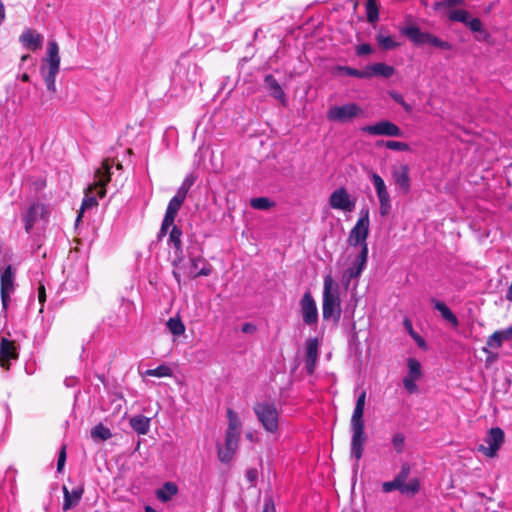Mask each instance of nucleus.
<instances>
[{"label":"nucleus","instance_id":"f257e3e1","mask_svg":"<svg viewBox=\"0 0 512 512\" xmlns=\"http://www.w3.org/2000/svg\"><path fill=\"white\" fill-rule=\"evenodd\" d=\"M256 52L260 54V60L264 64H271L282 59L284 50L281 48V41L274 35L267 36L262 28H257L253 34L252 42L248 43L244 56L240 59L242 62L250 61Z\"/></svg>","mask_w":512,"mask_h":512},{"label":"nucleus","instance_id":"f03ea898","mask_svg":"<svg viewBox=\"0 0 512 512\" xmlns=\"http://www.w3.org/2000/svg\"><path fill=\"white\" fill-rule=\"evenodd\" d=\"M366 404V391L362 390L358 395L355 407L350 420L351 437V457L355 459L354 466L357 468L359 460L362 458L364 444L366 441L365 422L363 419Z\"/></svg>","mask_w":512,"mask_h":512},{"label":"nucleus","instance_id":"7ed1b4c3","mask_svg":"<svg viewBox=\"0 0 512 512\" xmlns=\"http://www.w3.org/2000/svg\"><path fill=\"white\" fill-rule=\"evenodd\" d=\"M111 164L108 160H104L101 167L97 168L94 174L93 185L86 189L85 197L82 201L81 210L90 209L98 205L97 198L92 195L93 190H96V195L103 198L106 195V185L111 180Z\"/></svg>","mask_w":512,"mask_h":512},{"label":"nucleus","instance_id":"20e7f679","mask_svg":"<svg viewBox=\"0 0 512 512\" xmlns=\"http://www.w3.org/2000/svg\"><path fill=\"white\" fill-rule=\"evenodd\" d=\"M12 255L6 252L0 256V296L2 311L1 315L7 316V309L10 301L11 294L15 291V274L16 270L13 269L10 261Z\"/></svg>","mask_w":512,"mask_h":512},{"label":"nucleus","instance_id":"39448f33","mask_svg":"<svg viewBox=\"0 0 512 512\" xmlns=\"http://www.w3.org/2000/svg\"><path fill=\"white\" fill-rule=\"evenodd\" d=\"M341 300L338 286L333 283L331 275L324 278L322 316L324 320L332 319L335 323L341 317Z\"/></svg>","mask_w":512,"mask_h":512},{"label":"nucleus","instance_id":"423d86ee","mask_svg":"<svg viewBox=\"0 0 512 512\" xmlns=\"http://www.w3.org/2000/svg\"><path fill=\"white\" fill-rule=\"evenodd\" d=\"M400 32L406 36L414 45L419 47L428 46L441 51H449L452 49V44L445 41L432 33L423 32L416 25H408L401 27Z\"/></svg>","mask_w":512,"mask_h":512},{"label":"nucleus","instance_id":"0eeeda50","mask_svg":"<svg viewBox=\"0 0 512 512\" xmlns=\"http://www.w3.org/2000/svg\"><path fill=\"white\" fill-rule=\"evenodd\" d=\"M253 411L266 432L274 434L278 431L279 411L274 402H257Z\"/></svg>","mask_w":512,"mask_h":512},{"label":"nucleus","instance_id":"6e6552de","mask_svg":"<svg viewBox=\"0 0 512 512\" xmlns=\"http://www.w3.org/2000/svg\"><path fill=\"white\" fill-rule=\"evenodd\" d=\"M363 113L360 106L355 103H348L341 106H333L328 110L329 121L346 123Z\"/></svg>","mask_w":512,"mask_h":512},{"label":"nucleus","instance_id":"1a4fd4ad","mask_svg":"<svg viewBox=\"0 0 512 512\" xmlns=\"http://www.w3.org/2000/svg\"><path fill=\"white\" fill-rule=\"evenodd\" d=\"M329 206L334 210L351 213L355 210L356 199L352 198L345 187L335 189L329 196Z\"/></svg>","mask_w":512,"mask_h":512},{"label":"nucleus","instance_id":"9d476101","mask_svg":"<svg viewBox=\"0 0 512 512\" xmlns=\"http://www.w3.org/2000/svg\"><path fill=\"white\" fill-rule=\"evenodd\" d=\"M504 443V432L501 428H491L484 438V444L478 446V451L487 457H495Z\"/></svg>","mask_w":512,"mask_h":512},{"label":"nucleus","instance_id":"9b49d317","mask_svg":"<svg viewBox=\"0 0 512 512\" xmlns=\"http://www.w3.org/2000/svg\"><path fill=\"white\" fill-rule=\"evenodd\" d=\"M361 131L372 136L403 137V130L389 120H380L372 125L361 127Z\"/></svg>","mask_w":512,"mask_h":512},{"label":"nucleus","instance_id":"f8f14e48","mask_svg":"<svg viewBox=\"0 0 512 512\" xmlns=\"http://www.w3.org/2000/svg\"><path fill=\"white\" fill-rule=\"evenodd\" d=\"M368 248L363 247L352 261L350 266L343 272V283L348 287L352 280L358 279L367 266Z\"/></svg>","mask_w":512,"mask_h":512},{"label":"nucleus","instance_id":"ddd939ff","mask_svg":"<svg viewBox=\"0 0 512 512\" xmlns=\"http://www.w3.org/2000/svg\"><path fill=\"white\" fill-rule=\"evenodd\" d=\"M299 305L303 322L308 326L316 325L318 322V309L310 291H306L303 294Z\"/></svg>","mask_w":512,"mask_h":512},{"label":"nucleus","instance_id":"4468645a","mask_svg":"<svg viewBox=\"0 0 512 512\" xmlns=\"http://www.w3.org/2000/svg\"><path fill=\"white\" fill-rule=\"evenodd\" d=\"M408 373L403 378V386L410 394H414L418 391V385L416 382L422 377V369L420 362L415 358H409L407 360Z\"/></svg>","mask_w":512,"mask_h":512},{"label":"nucleus","instance_id":"2eb2a0df","mask_svg":"<svg viewBox=\"0 0 512 512\" xmlns=\"http://www.w3.org/2000/svg\"><path fill=\"white\" fill-rule=\"evenodd\" d=\"M194 182L195 177L192 174L187 175L177 189L176 194L168 202L167 208L178 213Z\"/></svg>","mask_w":512,"mask_h":512},{"label":"nucleus","instance_id":"dca6fc26","mask_svg":"<svg viewBox=\"0 0 512 512\" xmlns=\"http://www.w3.org/2000/svg\"><path fill=\"white\" fill-rule=\"evenodd\" d=\"M47 209L44 204L33 203L25 214L22 215L24 222V228L26 233H31L34 225L41 219H44L47 215Z\"/></svg>","mask_w":512,"mask_h":512},{"label":"nucleus","instance_id":"f3484780","mask_svg":"<svg viewBox=\"0 0 512 512\" xmlns=\"http://www.w3.org/2000/svg\"><path fill=\"white\" fill-rule=\"evenodd\" d=\"M187 253L191 265L190 273L192 278H197L200 276H209L212 273V266L207 262V260L204 257H202L201 254H196L189 248L187 250Z\"/></svg>","mask_w":512,"mask_h":512},{"label":"nucleus","instance_id":"a211bd4d","mask_svg":"<svg viewBox=\"0 0 512 512\" xmlns=\"http://www.w3.org/2000/svg\"><path fill=\"white\" fill-rule=\"evenodd\" d=\"M369 235V227L364 226L363 220H357L354 227L350 230L347 242L352 247L360 246V250L363 247L368 248L367 238Z\"/></svg>","mask_w":512,"mask_h":512},{"label":"nucleus","instance_id":"6ab92c4d","mask_svg":"<svg viewBox=\"0 0 512 512\" xmlns=\"http://www.w3.org/2000/svg\"><path fill=\"white\" fill-rule=\"evenodd\" d=\"M182 234V230L177 225H173L169 234L168 245L174 249V260L172 263L174 267H178L185 257L181 240Z\"/></svg>","mask_w":512,"mask_h":512},{"label":"nucleus","instance_id":"aec40b11","mask_svg":"<svg viewBox=\"0 0 512 512\" xmlns=\"http://www.w3.org/2000/svg\"><path fill=\"white\" fill-rule=\"evenodd\" d=\"M44 36L38 33L36 30L27 28L19 37V42L22 46L29 51L35 52L42 48Z\"/></svg>","mask_w":512,"mask_h":512},{"label":"nucleus","instance_id":"412c9836","mask_svg":"<svg viewBox=\"0 0 512 512\" xmlns=\"http://www.w3.org/2000/svg\"><path fill=\"white\" fill-rule=\"evenodd\" d=\"M305 369L308 374H313L319 357V342L317 338H309L305 343Z\"/></svg>","mask_w":512,"mask_h":512},{"label":"nucleus","instance_id":"4be33fe9","mask_svg":"<svg viewBox=\"0 0 512 512\" xmlns=\"http://www.w3.org/2000/svg\"><path fill=\"white\" fill-rule=\"evenodd\" d=\"M375 41L377 46L383 51H391L400 46V43L389 34L386 26L376 27Z\"/></svg>","mask_w":512,"mask_h":512},{"label":"nucleus","instance_id":"5701e85b","mask_svg":"<svg viewBox=\"0 0 512 512\" xmlns=\"http://www.w3.org/2000/svg\"><path fill=\"white\" fill-rule=\"evenodd\" d=\"M63 490V505L62 508L64 511H68L74 507H76L84 494V487L82 485L73 488L71 491L64 485L62 487Z\"/></svg>","mask_w":512,"mask_h":512},{"label":"nucleus","instance_id":"b1692460","mask_svg":"<svg viewBox=\"0 0 512 512\" xmlns=\"http://www.w3.org/2000/svg\"><path fill=\"white\" fill-rule=\"evenodd\" d=\"M18 358V353L14 343L7 338H2L0 342V365L9 369L10 362Z\"/></svg>","mask_w":512,"mask_h":512},{"label":"nucleus","instance_id":"393cba45","mask_svg":"<svg viewBox=\"0 0 512 512\" xmlns=\"http://www.w3.org/2000/svg\"><path fill=\"white\" fill-rule=\"evenodd\" d=\"M86 282H87V272H86L85 268L82 267L75 273H71L67 277L64 285H65L66 290L80 292V291L85 290Z\"/></svg>","mask_w":512,"mask_h":512},{"label":"nucleus","instance_id":"a878e982","mask_svg":"<svg viewBox=\"0 0 512 512\" xmlns=\"http://www.w3.org/2000/svg\"><path fill=\"white\" fill-rule=\"evenodd\" d=\"M392 176L395 184L403 191V193H408L410 190V176L408 165L403 164L399 168L394 169L392 172Z\"/></svg>","mask_w":512,"mask_h":512},{"label":"nucleus","instance_id":"bb28decb","mask_svg":"<svg viewBox=\"0 0 512 512\" xmlns=\"http://www.w3.org/2000/svg\"><path fill=\"white\" fill-rule=\"evenodd\" d=\"M265 89L269 92L270 96L280 101L283 105L286 104V95L273 75L269 74L264 79Z\"/></svg>","mask_w":512,"mask_h":512},{"label":"nucleus","instance_id":"cd10ccee","mask_svg":"<svg viewBox=\"0 0 512 512\" xmlns=\"http://www.w3.org/2000/svg\"><path fill=\"white\" fill-rule=\"evenodd\" d=\"M334 76H353L358 78H370V66H365L364 69H356L350 66H334L332 70Z\"/></svg>","mask_w":512,"mask_h":512},{"label":"nucleus","instance_id":"c85d7f7f","mask_svg":"<svg viewBox=\"0 0 512 512\" xmlns=\"http://www.w3.org/2000/svg\"><path fill=\"white\" fill-rule=\"evenodd\" d=\"M60 66H41L40 74L44 80L47 91L51 94H55L57 89L55 85V79L59 73Z\"/></svg>","mask_w":512,"mask_h":512},{"label":"nucleus","instance_id":"c756f323","mask_svg":"<svg viewBox=\"0 0 512 512\" xmlns=\"http://www.w3.org/2000/svg\"><path fill=\"white\" fill-rule=\"evenodd\" d=\"M431 303L433 304L434 308L440 312L442 318L445 321L449 322L454 327L458 326L459 322L457 317L444 302L435 298H431Z\"/></svg>","mask_w":512,"mask_h":512},{"label":"nucleus","instance_id":"7c9ffc66","mask_svg":"<svg viewBox=\"0 0 512 512\" xmlns=\"http://www.w3.org/2000/svg\"><path fill=\"white\" fill-rule=\"evenodd\" d=\"M365 12L368 23L376 28L380 15L379 0H365Z\"/></svg>","mask_w":512,"mask_h":512},{"label":"nucleus","instance_id":"2f4dec72","mask_svg":"<svg viewBox=\"0 0 512 512\" xmlns=\"http://www.w3.org/2000/svg\"><path fill=\"white\" fill-rule=\"evenodd\" d=\"M151 419L144 415H136L129 420L130 427L139 435H146L150 430Z\"/></svg>","mask_w":512,"mask_h":512},{"label":"nucleus","instance_id":"473e14b6","mask_svg":"<svg viewBox=\"0 0 512 512\" xmlns=\"http://www.w3.org/2000/svg\"><path fill=\"white\" fill-rule=\"evenodd\" d=\"M178 493V486L171 481L165 482L161 488L156 490V497L159 501L166 503Z\"/></svg>","mask_w":512,"mask_h":512},{"label":"nucleus","instance_id":"72a5a7b5","mask_svg":"<svg viewBox=\"0 0 512 512\" xmlns=\"http://www.w3.org/2000/svg\"><path fill=\"white\" fill-rule=\"evenodd\" d=\"M42 64H60L59 46L55 40H50L47 45L46 56Z\"/></svg>","mask_w":512,"mask_h":512},{"label":"nucleus","instance_id":"f704fd0d","mask_svg":"<svg viewBox=\"0 0 512 512\" xmlns=\"http://www.w3.org/2000/svg\"><path fill=\"white\" fill-rule=\"evenodd\" d=\"M177 214V212L166 208L165 215L162 220L160 230L158 232V239L164 237L167 234L169 228L173 227Z\"/></svg>","mask_w":512,"mask_h":512},{"label":"nucleus","instance_id":"c9c22d12","mask_svg":"<svg viewBox=\"0 0 512 512\" xmlns=\"http://www.w3.org/2000/svg\"><path fill=\"white\" fill-rule=\"evenodd\" d=\"M403 326L404 328L406 329V331L408 332V334L412 337V339L416 342V344L418 345L419 348L423 349V350H426L427 349V344H426V341L425 339L420 336L413 328V325H412V322L409 318H404L403 320Z\"/></svg>","mask_w":512,"mask_h":512},{"label":"nucleus","instance_id":"e433bc0d","mask_svg":"<svg viewBox=\"0 0 512 512\" xmlns=\"http://www.w3.org/2000/svg\"><path fill=\"white\" fill-rule=\"evenodd\" d=\"M377 147L384 146L385 148L393 151L400 152H408L410 151V146L405 142L395 141V140H379L376 142Z\"/></svg>","mask_w":512,"mask_h":512},{"label":"nucleus","instance_id":"4c0bfd02","mask_svg":"<svg viewBox=\"0 0 512 512\" xmlns=\"http://www.w3.org/2000/svg\"><path fill=\"white\" fill-rule=\"evenodd\" d=\"M91 438L95 441H106L112 437L111 430L102 423L97 424L91 429Z\"/></svg>","mask_w":512,"mask_h":512},{"label":"nucleus","instance_id":"58836bf2","mask_svg":"<svg viewBox=\"0 0 512 512\" xmlns=\"http://www.w3.org/2000/svg\"><path fill=\"white\" fill-rule=\"evenodd\" d=\"M377 197L380 203V214L386 216L391 211V199L387 189L377 193Z\"/></svg>","mask_w":512,"mask_h":512},{"label":"nucleus","instance_id":"ea45409f","mask_svg":"<svg viewBox=\"0 0 512 512\" xmlns=\"http://www.w3.org/2000/svg\"><path fill=\"white\" fill-rule=\"evenodd\" d=\"M238 446L237 445H231V446H226L224 448H221L219 447L218 449V458L219 460L222 462V463H229L232 458H233V455L235 453V451L237 450Z\"/></svg>","mask_w":512,"mask_h":512},{"label":"nucleus","instance_id":"a19ab883","mask_svg":"<svg viewBox=\"0 0 512 512\" xmlns=\"http://www.w3.org/2000/svg\"><path fill=\"white\" fill-rule=\"evenodd\" d=\"M145 375L158 378L170 377L172 375V369L165 364H161L154 369L146 370Z\"/></svg>","mask_w":512,"mask_h":512},{"label":"nucleus","instance_id":"79ce46f5","mask_svg":"<svg viewBox=\"0 0 512 512\" xmlns=\"http://www.w3.org/2000/svg\"><path fill=\"white\" fill-rule=\"evenodd\" d=\"M406 437L403 432H395L391 439V444L397 454H402L405 449Z\"/></svg>","mask_w":512,"mask_h":512},{"label":"nucleus","instance_id":"37998d69","mask_svg":"<svg viewBox=\"0 0 512 512\" xmlns=\"http://www.w3.org/2000/svg\"><path fill=\"white\" fill-rule=\"evenodd\" d=\"M167 328L175 335L180 336L185 332V326L179 318L172 317L167 321Z\"/></svg>","mask_w":512,"mask_h":512},{"label":"nucleus","instance_id":"c03bdc74","mask_svg":"<svg viewBox=\"0 0 512 512\" xmlns=\"http://www.w3.org/2000/svg\"><path fill=\"white\" fill-rule=\"evenodd\" d=\"M250 205L257 210H268L274 206V203L267 197H257L250 200Z\"/></svg>","mask_w":512,"mask_h":512},{"label":"nucleus","instance_id":"a18cd8bd","mask_svg":"<svg viewBox=\"0 0 512 512\" xmlns=\"http://www.w3.org/2000/svg\"><path fill=\"white\" fill-rule=\"evenodd\" d=\"M420 490V482L417 478L411 479L401 487V494L413 496Z\"/></svg>","mask_w":512,"mask_h":512},{"label":"nucleus","instance_id":"49530a36","mask_svg":"<svg viewBox=\"0 0 512 512\" xmlns=\"http://www.w3.org/2000/svg\"><path fill=\"white\" fill-rule=\"evenodd\" d=\"M471 17L470 13L467 11V10H463V9H456V10H453L449 13V20L451 21H454V22H460L462 24H466V22L469 20V18Z\"/></svg>","mask_w":512,"mask_h":512},{"label":"nucleus","instance_id":"de8ad7c7","mask_svg":"<svg viewBox=\"0 0 512 512\" xmlns=\"http://www.w3.org/2000/svg\"><path fill=\"white\" fill-rule=\"evenodd\" d=\"M371 77L382 76L388 78L394 73V66H370Z\"/></svg>","mask_w":512,"mask_h":512},{"label":"nucleus","instance_id":"09e8293b","mask_svg":"<svg viewBox=\"0 0 512 512\" xmlns=\"http://www.w3.org/2000/svg\"><path fill=\"white\" fill-rule=\"evenodd\" d=\"M411 468L408 463H403L398 474L394 477V480L402 487L409 477Z\"/></svg>","mask_w":512,"mask_h":512},{"label":"nucleus","instance_id":"8fccbe9b","mask_svg":"<svg viewBox=\"0 0 512 512\" xmlns=\"http://www.w3.org/2000/svg\"><path fill=\"white\" fill-rule=\"evenodd\" d=\"M227 418H228V428L231 430H240L241 429V421L236 412L232 409L227 410Z\"/></svg>","mask_w":512,"mask_h":512},{"label":"nucleus","instance_id":"3c124183","mask_svg":"<svg viewBox=\"0 0 512 512\" xmlns=\"http://www.w3.org/2000/svg\"><path fill=\"white\" fill-rule=\"evenodd\" d=\"M465 0H442L434 3V10H441L443 8H452L456 6L464 5Z\"/></svg>","mask_w":512,"mask_h":512},{"label":"nucleus","instance_id":"603ef678","mask_svg":"<svg viewBox=\"0 0 512 512\" xmlns=\"http://www.w3.org/2000/svg\"><path fill=\"white\" fill-rule=\"evenodd\" d=\"M239 437L240 430L227 429L225 435L226 446H231L232 444L238 446Z\"/></svg>","mask_w":512,"mask_h":512},{"label":"nucleus","instance_id":"864d4df0","mask_svg":"<svg viewBox=\"0 0 512 512\" xmlns=\"http://www.w3.org/2000/svg\"><path fill=\"white\" fill-rule=\"evenodd\" d=\"M503 339L500 336V332L495 331L492 335H490L487 339V346L490 348L498 349L502 346Z\"/></svg>","mask_w":512,"mask_h":512},{"label":"nucleus","instance_id":"5fc2aeb1","mask_svg":"<svg viewBox=\"0 0 512 512\" xmlns=\"http://www.w3.org/2000/svg\"><path fill=\"white\" fill-rule=\"evenodd\" d=\"M370 180L372 181L374 187H375V190H376V194L380 191H383L385 189H387L386 187V184L384 182V180L382 179V177L380 175H378L377 173L375 172H371L370 173Z\"/></svg>","mask_w":512,"mask_h":512},{"label":"nucleus","instance_id":"6e6d98bb","mask_svg":"<svg viewBox=\"0 0 512 512\" xmlns=\"http://www.w3.org/2000/svg\"><path fill=\"white\" fill-rule=\"evenodd\" d=\"M390 96L391 98L396 102L398 103L399 105H401L403 107V109L407 112V113H410L412 112L413 108L410 104H408L403 96L401 94H399L398 92H395V91H391L390 93Z\"/></svg>","mask_w":512,"mask_h":512},{"label":"nucleus","instance_id":"4d7b16f0","mask_svg":"<svg viewBox=\"0 0 512 512\" xmlns=\"http://www.w3.org/2000/svg\"><path fill=\"white\" fill-rule=\"evenodd\" d=\"M373 52H374V48L369 43H363V44L356 46V55H358V56L370 55Z\"/></svg>","mask_w":512,"mask_h":512},{"label":"nucleus","instance_id":"13d9d810","mask_svg":"<svg viewBox=\"0 0 512 512\" xmlns=\"http://www.w3.org/2000/svg\"><path fill=\"white\" fill-rule=\"evenodd\" d=\"M475 39L480 42L489 43L492 39V36L488 30L482 26L480 30L475 33Z\"/></svg>","mask_w":512,"mask_h":512},{"label":"nucleus","instance_id":"bf43d9fd","mask_svg":"<svg viewBox=\"0 0 512 512\" xmlns=\"http://www.w3.org/2000/svg\"><path fill=\"white\" fill-rule=\"evenodd\" d=\"M465 26L468 27L469 30L475 34L477 31L480 30L483 24L479 18L470 17L469 20L466 22Z\"/></svg>","mask_w":512,"mask_h":512},{"label":"nucleus","instance_id":"052dcab7","mask_svg":"<svg viewBox=\"0 0 512 512\" xmlns=\"http://www.w3.org/2000/svg\"><path fill=\"white\" fill-rule=\"evenodd\" d=\"M382 490L385 493H390L394 490H398L401 493V486L393 479L382 483Z\"/></svg>","mask_w":512,"mask_h":512},{"label":"nucleus","instance_id":"680f3d73","mask_svg":"<svg viewBox=\"0 0 512 512\" xmlns=\"http://www.w3.org/2000/svg\"><path fill=\"white\" fill-rule=\"evenodd\" d=\"M65 462H66V447H65V445H63L61 447V450L58 455V460H57V471L58 472H62Z\"/></svg>","mask_w":512,"mask_h":512},{"label":"nucleus","instance_id":"e2e57ef3","mask_svg":"<svg viewBox=\"0 0 512 512\" xmlns=\"http://www.w3.org/2000/svg\"><path fill=\"white\" fill-rule=\"evenodd\" d=\"M262 512H276L275 503L271 496H266L264 498Z\"/></svg>","mask_w":512,"mask_h":512},{"label":"nucleus","instance_id":"0e129e2a","mask_svg":"<svg viewBox=\"0 0 512 512\" xmlns=\"http://www.w3.org/2000/svg\"><path fill=\"white\" fill-rule=\"evenodd\" d=\"M37 296L39 303L43 306L44 302L46 301V291L43 284H39V287L37 289Z\"/></svg>","mask_w":512,"mask_h":512},{"label":"nucleus","instance_id":"69168bd1","mask_svg":"<svg viewBox=\"0 0 512 512\" xmlns=\"http://www.w3.org/2000/svg\"><path fill=\"white\" fill-rule=\"evenodd\" d=\"M500 332V336L503 341H508L512 339V325L503 330H498Z\"/></svg>","mask_w":512,"mask_h":512},{"label":"nucleus","instance_id":"338daca9","mask_svg":"<svg viewBox=\"0 0 512 512\" xmlns=\"http://www.w3.org/2000/svg\"><path fill=\"white\" fill-rule=\"evenodd\" d=\"M358 220H363V223H364V226H368L370 225V221H369V210L368 209H362L361 212H360V217Z\"/></svg>","mask_w":512,"mask_h":512},{"label":"nucleus","instance_id":"774afa93","mask_svg":"<svg viewBox=\"0 0 512 512\" xmlns=\"http://www.w3.org/2000/svg\"><path fill=\"white\" fill-rule=\"evenodd\" d=\"M246 478L250 483H253L257 478V471L255 469L247 470Z\"/></svg>","mask_w":512,"mask_h":512}]
</instances>
